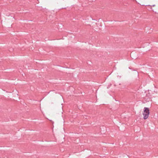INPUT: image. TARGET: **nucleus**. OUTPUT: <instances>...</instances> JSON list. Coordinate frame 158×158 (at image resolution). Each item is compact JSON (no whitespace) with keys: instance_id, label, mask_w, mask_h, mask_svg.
<instances>
[{"instance_id":"2","label":"nucleus","mask_w":158,"mask_h":158,"mask_svg":"<svg viewBox=\"0 0 158 158\" xmlns=\"http://www.w3.org/2000/svg\"><path fill=\"white\" fill-rule=\"evenodd\" d=\"M155 6V5H153V6Z\"/></svg>"},{"instance_id":"1","label":"nucleus","mask_w":158,"mask_h":158,"mask_svg":"<svg viewBox=\"0 0 158 158\" xmlns=\"http://www.w3.org/2000/svg\"><path fill=\"white\" fill-rule=\"evenodd\" d=\"M149 114V110L148 108L144 107V111L143 113V118L145 119H147L148 117Z\"/></svg>"}]
</instances>
